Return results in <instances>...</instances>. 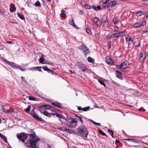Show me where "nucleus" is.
Masks as SVG:
<instances>
[{
	"label": "nucleus",
	"instance_id": "nucleus-57",
	"mask_svg": "<svg viewBox=\"0 0 148 148\" xmlns=\"http://www.w3.org/2000/svg\"><path fill=\"white\" fill-rule=\"evenodd\" d=\"M28 98H29V99L30 100H31V101H35V99L33 97L29 96V97H28Z\"/></svg>",
	"mask_w": 148,
	"mask_h": 148
},
{
	"label": "nucleus",
	"instance_id": "nucleus-61",
	"mask_svg": "<svg viewBox=\"0 0 148 148\" xmlns=\"http://www.w3.org/2000/svg\"><path fill=\"white\" fill-rule=\"evenodd\" d=\"M132 142L134 143H138V142L136 140L132 139Z\"/></svg>",
	"mask_w": 148,
	"mask_h": 148
},
{
	"label": "nucleus",
	"instance_id": "nucleus-10",
	"mask_svg": "<svg viewBox=\"0 0 148 148\" xmlns=\"http://www.w3.org/2000/svg\"><path fill=\"white\" fill-rule=\"evenodd\" d=\"M79 69L83 72L86 71V72H88V71H89V69L86 66L83 64L80 66Z\"/></svg>",
	"mask_w": 148,
	"mask_h": 148
},
{
	"label": "nucleus",
	"instance_id": "nucleus-4",
	"mask_svg": "<svg viewBox=\"0 0 148 148\" xmlns=\"http://www.w3.org/2000/svg\"><path fill=\"white\" fill-rule=\"evenodd\" d=\"M2 60L4 61L7 64L10 65L13 69L16 68L17 64L14 62L8 61L4 58H3Z\"/></svg>",
	"mask_w": 148,
	"mask_h": 148
},
{
	"label": "nucleus",
	"instance_id": "nucleus-47",
	"mask_svg": "<svg viewBox=\"0 0 148 148\" xmlns=\"http://www.w3.org/2000/svg\"><path fill=\"white\" fill-rule=\"evenodd\" d=\"M90 108V106H87L86 107L84 108H82V110L84 111H86L89 109Z\"/></svg>",
	"mask_w": 148,
	"mask_h": 148
},
{
	"label": "nucleus",
	"instance_id": "nucleus-49",
	"mask_svg": "<svg viewBox=\"0 0 148 148\" xmlns=\"http://www.w3.org/2000/svg\"><path fill=\"white\" fill-rule=\"evenodd\" d=\"M51 114L53 115H56V116L59 118H60V117H61V115L60 114L58 113H56V114L51 113Z\"/></svg>",
	"mask_w": 148,
	"mask_h": 148
},
{
	"label": "nucleus",
	"instance_id": "nucleus-5",
	"mask_svg": "<svg viewBox=\"0 0 148 148\" xmlns=\"http://www.w3.org/2000/svg\"><path fill=\"white\" fill-rule=\"evenodd\" d=\"M127 66V62L126 61H125L123 63L119 65H117V67L118 69L121 70L126 69Z\"/></svg>",
	"mask_w": 148,
	"mask_h": 148
},
{
	"label": "nucleus",
	"instance_id": "nucleus-62",
	"mask_svg": "<svg viewBox=\"0 0 148 148\" xmlns=\"http://www.w3.org/2000/svg\"><path fill=\"white\" fill-rule=\"evenodd\" d=\"M92 8L95 10L97 11V10L96 9V7L95 5H93L92 6Z\"/></svg>",
	"mask_w": 148,
	"mask_h": 148
},
{
	"label": "nucleus",
	"instance_id": "nucleus-11",
	"mask_svg": "<svg viewBox=\"0 0 148 148\" xmlns=\"http://www.w3.org/2000/svg\"><path fill=\"white\" fill-rule=\"evenodd\" d=\"M69 23L72 26L75 28H76L77 26L75 24L74 20L72 18H70L69 20Z\"/></svg>",
	"mask_w": 148,
	"mask_h": 148
},
{
	"label": "nucleus",
	"instance_id": "nucleus-8",
	"mask_svg": "<svg viewBox=\"0 0 148 148\" xmlns=\"http://www.w3.org/2000/svg\"><path fill=\"white\" fill-rule=\"evenodd\" d=\"M52 106H50L49 105H44L43 106H41L40 107H39L38 108V110L40 111L41 109L42 108H45L47 109H50L51 108Z\"/></svg>",
	"mask_w": 148,
	"mask_h": 148
},
{
	"label": "nucleus",
	"instance_id": "nucleus-23",
	"mask_svg": "<svg viewBox=\"0 0 148 148\" xmlns=\"http://www.w3.org/2000/svg\"><path fill=\"white\" fill-rule=\"evenodd\" d=\"M141 26L140 23L136 22L133 25V27L134 28H139Z\"/></svg>",
	"mask_w": 148,
	"mask_h": 148
},
{
	"label": "nucleus",
	"instance_id": "nucleus-38",
	"mask_svg": "<svg viewBox=\"0 0 148 148\" xmlns=\"http://www.w3.org/2000/svg\"><path fill=\"white\" fill-rule=\"evenodd\" d=\"M39 61L40 63L44 64L45 62L44 61V58H42V57H40Z\"/></svg>",
	"mask_w": 148,
	"mask_h": 148
},
{
	"label": "nucleus",
	"instance_id": "nucleus-37",
	"mask_svg": "<svg viewBox=\"0 0 148 148\" xmlns=\"http://www.w3.org/2000/svg\"><path fill=\"white\" fill-rule=\"evenodd\" d=\"M31 108V106H29L28 107L24 109V111L26 112H29Z\"/></svg>",
	"mask_w": 148,
	"mask_h": 148
},
{
	"label": "nucleus",
	"instance_id": "nucleus-41",
	"mask_svg": "<svg viewBox=\"0 0 148 148\" xmlns=\"http://www.w3.org/2000/svg\"><path fill=\"white\" fill-rule=\"evenodd\" d=\"M116 2L115 1H112L110 3V5L111 6H114L116 3Z\"/></svg>",
	"mask_w": 148,
	"mask_h": 148
},
{
	"label": "nucleus",
	"instance_id": "nucleus-48",
	"mask_svg": "<svg viewBox=\"0 0 148 148\" xmlns=\"http://www.w3.org/2000/svg\"><path fill=\"white\" fill-rule=\"evenodd\" d=\"M90 121H91L95 125H97L99 126H101L100 123H96V122H95L94 121H93V120H91V119H90Z\"/></svg>",
	"mask_w": 148,
	"mask_h": 148
},
{
	"label": "nucleus",
	"instance_id": "nucleus-20",
	"mask_svg": "<svg viewBox=\"0 0 148 148\" xmlns=\"http://www.w3.org/2000/svg\"><path fill=\"white\" fill-rule=\"evenodd\" d=\"M33 117L34 119H36L39 121H43V119L41 117L38 116L37 114H36L35 115H34V116Z\"/></svg>",
	"mask_w": 148,
	"mask_h": 148
},
{
	"label": "nucleus",
	"instance_id": "nucleus-42",
	"mask_svg": "<svg viewBox=\"0 0 148 148\" xmlns=\"http://www.w3.org/2000/svg\"><path fill=\"white\" fill-rule=\"evenodd\" d=\"M136 15L138 16H141L143 14L142 12L140 11H138L136 13Z\"/></svg>",
	"mask_w": 148,
	"mask_h": 148
},
{
	"label": "nucleus",
	"instance_id": "nucleus-29",
	"mask_svg": "<svg viewBox=\"0 0 148 148\" xmlns=\"http://www.w3.org/2000/svg\"><path fill=\"white\" fill-rule=\"evenodd\" d=\"M16 68L20 70H21L22 71H25V70H26V69L25 68H22L21 66L18 65L17 64L16 66Z\"/></svg>",
	"mask_w": 148,
	"mask_h": 148
},
{
	"label": "nucleus",
	"instance_id": "nucleus-21",
	"mask_svg": "<svg viewBox=\"0 0 148 148\" xmlns=\"http://www.w3.org/2000/svg\"><path fill=\"white\" fill-rule=\"evenodd\" d=\"M140 45V42L138 40L135 41L133 43V46L135 47H138Z\"/></svg>",
	"mask_w": 148,
	"mask_h": 148
},
{
	"label": "nucleus",
	"instance_id": "nucleus-27",
	"mask_svg": "<svg viewBox=\"0 0 148 148\" xmlns=\"http://www.w3.org/2000/svg\"><path fill=\"white\" fill-rule=\"evenodd\" d=\"M1 110L5 114L9 113L10 112L9 110L5 109L4 106H3L1 107Z\"/></svg>",
	"mask_w": 148,
	"mask_h": 148
},
{
	"label": "nucleus",
	"instance_id": "nucleus-56",
	"mask_svg": "<svg viewBox=\"0 0 148 148\" xmlns=\"http://www.w3.org/2000/svg\"><path fill=\"white\" fill-rule=\"evenodd\" d=\"M141 26H143L146 25V21H143L141 23H140Z\"/></svg>",
	"mask_w": 148,
	"mask_h": 148
},
{
	"label": "nucleus",
	"instance_id": "nucleus-45",
	"mask_svg": "<svg viewBox=\"0 0 148 148\" xmlns=\"http://www.w3.org/2000/svg\"><path fill=\"white\" fill-rule=\"evenodd\" d=\"M35 5L36 6L40 7L41 6V4L39 1H37L35 3Z\"/></svg>",
	"mask_w": 148,
	"mask_h": 148
},
{
	"label": "nucleus",
	"instance_id": "nucleus-64",
	"mask_svg": "<svg viewBox=\"0 0 148 148\" xmlns=\"http://www.w3.org/2000/svg\"><path fill=\"white\" fill-rule=\"evenodd\" d=\"M77 109L79 110H82V108L81 106H79L78 107Z\"/></svg>",
	"mask_w": 148,
	"mask_h": 148
},
{
	"label": "nucleus",
	"instance_id": "nucleus-28",
	"mask_svg": "<svg viewBox=\"0 0 148 148\" xmlns=\"http://www.w3.org/2000/svg\"><path fill=\"white\" fill-rule=\"evenodd\" d=\"M119 21V18L117 17H114L113 19V22L114 24H116L118 23Z\"/></svg>",
	"mask_w": 148,
	"mask_h": 148
},
{
	"label": "nucleus",
	"instance_id": "nucleus-60",
	"mask_svg": "<svg viewBox=\"0 0 148 148\" xmlns=\"http://www.w3.org/2000/svg\"><path fill=\"white\" fill-rule=\"evenodd\" d=\"M114 29L116 32L118 31L119 28L117 26H114Z\"/></svg>",
	"mask_w": 148,
	"mask_h": 148
},
{
	"label": "nucleus",
	"instance_id": "nucleus-40",
	"mask_svg": "<svg viewBox=\"0 0 148 148\" xmlns=\"http://www.w3.org/2000/svg\"><path fill=\"white\" fill-rule=\"evenodd\" d=\"M44 64H49L51 66H53V63L52 62H50L48 61H45L44 63Z\"/></svg>",
	"mask_w": 148,
	"mask_h": 148
},
{
	"label": "nucleus",
	"instance_id": "nucleus-59",
	"mask_svg": "<svg viewBox=\"0 0 148 148\" xmlns=\"http://www.w3.org/2000/svg\"><path fill=\"white\" fill-rule=\"evenodd\" d=\"M108 47L109 49H110L111 47V43L110 41H108Z\"/></svg>",
	"mask_w": 148,
	"mask_h": 148
},
{
	"label": "nucleus",
	"instance_id": "nucleus-33",
	"mask_svg": "<svg viewBox=\"0 0 148 148\" xmlns=\"http://www.w3.org/2000/svg\"><path fill=\"white\" fill-rule=\"evenodd\" d=\"M87 60L88 62L90 63H92L94 62V59L90 57H88L87 58Z\"/></svg>",
	"mask_w": 148,
	"mask_h": 148
},
{
	"label": "nucleus",
	"instance_id": "nucleus-22",
	"mask_svg": "<svg viewBox=\"0 0 148 148\" xmlns=\"http://www.w3.org/2000/svg\"><path fill=\"white\" fill-rule=\"evenodd\" d=\"M40 111L41 112L43 113L47 117H51V114L50 113H49L47 112V111H45L42 112V111H41L40 110Z\"/></svg>",
	"mask_w": 148,
	"mask_h": 148
},
{
	"label": "nucleus",
	"instance_id": "nucleus-53",
	"mask_svg": "<svg viewBox=\"0 0 148 148\" xmlns=\"http://www.w3.org/2000/svg\"><path fill=\"white\" fill-rule=\"evenodd\" d=\"M98 27V25L96 23H94L92 25V27L94 29H96Z\"/></svg>",
	"mask_w": 148,
	"mask_h": 148
},
{
	"label": "nucleus",
	"instance_id": "nucleus-19",
	"mask_svg": "<svg viewBox=\"0 0 148 148\" xmlns=\"http://www.w3.org/2000/svg\"><path fill=\"white\" fill-rule=\"evenodd\" d=\"M33 117L34 119H36L39 121H43V119L41 117L38 116L37 114H36L35 115H34V116Z\"/></svg>",
	"mask_w": 148,
	"mask_h": 148
},
{
	"label": "nucleus",
	"instance_id": "nucleus-3",
	"mask_svg": "<svg viewBox=\"0 0 148 148\" xmlns=\"http://www.w3.org/2000/svg\"><path fill=\"white\" fill-rule=\"evenodd\" d=\"M17 137L19 140L24 143L25 140H26L28 137V135L24 133H22L18 135Z\"/></svg>",
	"mask_w": 148,
	"mask_h": 148
},
{
	"label": "nucleus",
	"instance_id": "nucleus-24",
	"mask_svg": "<svg viewBox=\"0 0 148 148\" xmlns=\"http://www.w3.org/2000/svg\"><path fill=\"white\" fill-rule=\"evenodd\" d=\"M43 69L45 71H48L52 73V74L53 75V72L51 69L48 68L47 66H45L42 67Z\"/></svg>",
	"mask_w": 148,
	"mask_h": 148
},
{
	"label": "nucleus",
	"instance_id": "nucleus-15",
	"mask_svg": "<svg viewBox=\"0 0 148 148\" xmlns=\"http://www.w3.org/2000/svg\"><path fill=\"white\" fill-rule=\"evenodd\" d=\"M11 8H10V11L11 12H14L16 10V8L15 5L13 3L10 4Z\"/></svg>",
	"mask_w": 148,
	"mask_h": 148
},
{
	"label": "nucleus",
	"instance_id": "nucleus-30",
	"mask_svg": "<svg viewBox=\"0 0 148 148\" xmlns=\"http://www.w3.org/2000/svg\"><path fill=\"white\" fill-rule=\"evenodd\" d=\"M140 55H141V56L140 58L139 61L141 62H143L145 61V56L143 57V53H141Z\"/></svg>",
	"mask_w": 148,
	"mask_h": 148
},
{
	"label": "nucleus",
	"instance_id": "nucleus-54",
	"mask_svg": "<svg viewBox=\"0 0 148 148\" xmlns=\"http://www.w3.org/2000/svg\"><path fill=\"white\" fill-rule=\"evenodd\" d=\"M103 6L104 8H105L107 7H109V6H108V5L106 3H103Z\"/></svg>",
	"mask_w": 148,
	"mask_h": 148
},
{
	"label": "nucleus",
	"instance_id": "nucleus-34",
	"mask_svg": "<svg viewBox=\"0 0 148 148\" xmlns=\"http://www.w3.org/2000/svg\"><path fill=\"white\" fill-rule=\"evenodd\" d=\"M77 119L76 118L72 119L71 120V121L70 122L73 123L74 124H77Z\"/></svg>",
	"mask_w": 148,
	"mask_h": 148
},
{
	"label": "nucleus",
	"instance_id": "nucleus-46",
	"mask_svg": "<svg viewBox=\"0 0 148 148\" xmlns=\"http://www.w3.org/2000/svg\"><path fill=\"white\" fill-rule=\"evenodd\" d=\"M36 114H37L35 113V111L34 110H32L31 111L30 113V115L33 117L34 116V115H35Z\"/></svg>",
	"mask_w": 148,
	"mask_h": 148
},
{
	"label": "nucleus",
	"instance_id": "nucleus-26",
	"mask_svg": "<svg viewBox=\"0 0 148 148\" xmlns=\"http://www.w3.org/2000/svg\"><path fill=\"white\" fill-rule=\"evenodd\" d=\"M127 32L126 31H124L120 32L119 33V37H122L123 36L127 34Z\"/></svg>",
	"mask_w": 148,
	"mask_h": 148
},
{
	"label": "nucleus",
	"instance_id": "nucleus-25",
	"mask_svg": "<svg viewBox=\"0 0 148 148\" xmlns=\"http://www.w3.org/2000/svg\"><path fill=\"white\" fill-rule=\"evenodd\" d=\"M106 62L108 64L111 65H112L114 63L113 62L110 58L106 59Z\"/></svg>",
	"mask_w": 148,
	"mask_h": 148
},
{
	"label": "nucleus",
	"instance_id": "nucleus-50",
	"mask_svg": "<svg viewBox=\"0 0 148 148\" xmlns=\"http://www.w3.org/2000/svg\"><path fill=\"white\" fill-rule=\"evenodd\" d=\"M99 133L100 134H101L102 135L105 136H106V134L105 133H104L102 131H101V130H99Z\"/></svg>",
	"mask_w": 148,
	"mask_h": 148
},
{
	"label": "nucleus",
	"instance_id": "nucleus-16",
	"mask_svg": "<svg viewBox=\"0 0 148 148\" xmlns=\"http://www.w3.org/2000/svg\"><path fill=\"white\" fill-rule=\"evenodd\" d=\"M126 41L127 42H128V45L132 44L133 43V41L132 40V38L130 36L129 38L125 37Z\"/></svg>",
	"mask_w": 148,
	"mask_h": 148
},
{
	"label": "nucleus",
	"instance_id": "nucleus-31",
	"mask_svg": "<svg viewBox=\"0 0 148 148\" xmlns=\"http://www.w3.org/2000/svg\"><path fill=\"white\" fill-rule=\"evenodd\" d=\"M69 127L73 128H75L77 125V124H74L73 123L70 122L69 124Z\"/></svg>",
	"mask_w": 148,
	"mask_h": 148
},
{
	"label": "nucleus",
	"instance_id": "nucleus-63",
	"mask_svg": "<svg viewBox=\"0 0 148 148\" xmlns=\"http://www.w3.org/2000/svg\"><path fill=\"white\" fill-rule=\"evenodd\" d=\"M109 0H102L103 3H107Z\"/></svg>",
	"mask_w": 148,
	"mask_h": 148
},
{
	"label": "nucleus",
	"instance_id": "nucleus-44",
	"mask_svg": "<svg viewBox=\"0 0 148 148\" xmlns=\"http://www.w3.org/2000/svg\"><path fill=\"white\" fill-rule=\"evenodd\" d=\"M93 21L94 23H97L99 21V19L97 17H94L93 18Z\"/></svg>",
	"mask_w": 148,
	"mask_h": 148
},
{
	"label": "nucleus",
	"instance_id": "nucleus-39",
	"mask_svg": "<svg viewBox=\"0 0 148 148\" xmlns=\"http://www.w3.org/2000/svg\"><path fill=\"white\" fill-rule=\"evenodd\" d=\"M98 82L102 85L103 86L105 87L106 86V85L105 83H104V82L101 80H98Z\"/></svg>",
	"mask_w": 148,
	"mask_h": 148
},
{
	"label": "nucleus",
	"instance_id": "nucleus-43",
	"mask_svg": "<svg viewBox=\"0 0 148 148\" xmlns=\"http://www.w3.org/2000/svg\"><path fill=\"white\" fill-rule=\"evenodd\" d=\"M2 136H0V137L3 139L5 142H7V140L6 137L5 136H3L2 134Z\"/></svg>",
	"mask_w": 148,
	"mask_h": 148
},
{
	"label": "nucleus",
	"instance_id": "nucleus-17",
	"mask_svg": "<svg viewBox=\"0 0 148 148\" xmlns=\"http://www.w3.org/2000/svg\"><path fill=\"white\" fill-rule=\"evenodd\" d=\"M33 117L34 119H36L39 121H43V119L41 117L38 116L37 114H36L35 115H34V116Z\"/></svg>",
	"mask_w": 148,
	"mask_h": 148
},
{
	"label": "nucleus",
	"instance_id": "nucleus-9",
	"mask_svg": "<svg viewBox=\"0 0 148 148\" xmlns=\"http://www.w3.org/2000/svg\"><path fill=\"white\" fill-rule=\"evenodd\" d=\"M101 23L102 25L104 27H108V19L104 20L103 18H102Z\"/></svg>",
	"mask_w": 148,
	"mask_h": 148
},
{
	"label": "nucleus",
	"instance_id": "nucleus-36",
	"mask_svg": "<svg viewBox=\"0 0 148 148\" xmlns=\"http://www.w3.org/2000/svg\"><path fill=\"white\" fill-rule=\"evenodd\" d=\"M108 132L110 133V134L111 135V136L112 138H114V132L113 131H112L110 129H108Z\"/></svg>",
	"mask_w": 148,
	"mask_h": 148
},
{
	"label": "nucleus",
	"instance_id": "nucleus-58",
	"mask_svg": "<svg viewBox=\"0 0 148 148\" xmlns=\"http://www.w3.org/2000/svg\"><path fill=\"white\" fill-rule=\"evenodd\" d=\"M77 117H78L79 118V121L82 123H83V121L82 119V117L80 116H77Z\"/></svg>",
	"mask_w": 148,
	"mask_h": 148
},
{
	"label": "nucleus",
	"instance_id": "nucleus-7",
	"mask_svg": "<svg viewBox=\"0 0 148 148\" xmlns=\"http://www.w3.org/2000/svg\"><path fill=\"white\" fill-rule=\"evenodd\" d=\"M119 37V33H113L112 34H109L107 36L106 38L108 39H110L111 38H118Z\"/></svg>",
	"mask_w": 148,
	"mask_h": 148
},
{
	"label": "nucleus",
	"instance_id": "nucleus-52",
	"mask_svg": "<svg viewBox=\"0 0 148 148\" xmlns=\"http://www.w3.org/2000/svg\"><path fill=\"white\" fill-rule=\"evenodd\" d=\"M84 6L86 9H90L91 8V7L87 4H85Z\"/></svg>",
	"mask_w": 148,
	"mask_h": 148
},
{
	"label": "nucleus",
	"instance_id": "nucleus-14",
	"mask_svg": "<svg viewBox=\"0 0 148 148\" xmlns=\"http://www.w3.org/2000/svg\"><path fill=\"white\" fill-rule=\"evenodd\" d=\"M64 131L67 132L69 133H75V132H74V130L72 129H68L67 128L65 127H64Z\"/></svg>",
	"mask_w": 148,
	"mask_h": 148
},
{
	"label": "nucleus",
	"instance_id": "nucleus-1",
	"mask_svg": "<svg viewBox=\"0 0 148 148\" xmlns=\"http://www.w3.org/2000/svg\"><path fill=\"white\" fill-rule=\"evenodd\" d=\"M29 139L24 143L25 146L29 148H38V144L39 138L35 136V133L29 134Z\"/></svg>",
	"mask_w": 148,
	"mask_h": 148
},
{
	"label": "nucleus",
	"instance_id": "nucleus-51",
	"mask_svg": "<svg viewBox=\"0 0 148 148\" xmlns=\"http://www.w3.org/2000/svg\"><path fill=\"white\" fill-rule=\"evenodd\" d=\"M86 31L88 34H91V29L89 27H87L86 29Z\"/></svg>",
	"mask_w": 148,
	"mask_h": 148
},
{
	"label": "nucleus",
	"instance_id": "nucleus-2",
	"mask_svg": "<svg viewBox=\"0 0 148 148\" xmlns=\"http://www.w3.org/2000/svg\"><path fill=\"white\" fill-rule=\"evenodd\" d=\"M88 131L86 126L84 125H81L76 129L75 134L82 137H85L86 138L88 134Z\"/></svg>",
	"mask_w": 148,
	"mask_h": 148
},
{
	"label": "nucleus",
	"instance_id": "nucleus-12",
	"mask_svg": "<svg viewBox=\"0 0 148 148\" xmlns=\"http://www.w3.org/2000/svg\"><path fill=\"white\" fill-rule=\"evenodd\" d=\"M51 104L54 106L59 108H62V106L61 103L58 102H54L51 103Z\"/></svg>",
	"mask_w": 148,
	"mask_h": 148
},
{
	"label": "nucleus",
	"instance_id": "nucleus-35",
	"mask_svg": "<svg viewBox=\"0 0 148 148\" xmlns=\"http://www.w3.org/2000/svg\"><path fill=\"white\" fill-rule=\"evenodd\" d=\"M41 67L40 66H38L36 67H34L32 69H34L36 70L37 71H42L41 70Z\"/></svg>",
	"mask_w": 148,
	"mask_h": 148
},
{
	"label": "nucleus",
	"instance_id": "nucleus-6",
	"mask_svg": "<svg viewBox=\"0 0 148 148\" xmlns=\"http://www.w3.org/2000/svg\"><path fill=\"white\" fill-rule=\"evenodd\" d=\"M79 49L82 50L83 52L85 53L86 54L90 53L89 49L83 44L80 45L79 47Z\"/></svg>",
	"mask_w": 148,
	"mask_h": 148
},
{
	"label": "nucleus",
	"instance_id": "nucleus-32",
	"mask_svg": "<svg viewBox=\"0 0 148 148\" xmlns=\"http://www.w3.org/2000/svg\"><path fill=\"white\" fill-rule=\"evenodd\" d=\"M17 15L22 20H25V18L23 14H20L18 12L17 13Z\"/></svg>",
	"mask_w": 148,
	"mask_h": 148
},
{
	"label": "nucleus",
	"instance_id": "nucleus-18",
	"mask_svg": "<svg viewBox=\"0 0 148 148\" xmlns=\"http://www.w3.org/2000/svg\"><path fill=\"white\" fill-rule=\"evenodd\" d=\"M33 117L34 119H36L39 121H43V119L41 117L38 116L37 114H36L35 115H34V116Z\"/></svg>",
	"mask_w": 148,
	"mask_h": 148
},
{
	"label": "nucleus",
	"instance_id": "nucleus-13",
	"mask_svg": "<svg viewBox=\"0 0 148 148\" xmlns=\"http://www.w3.org/2000/svg\"><path fill=\"white\" fill-rule=\"evenodd\" d=\"M116 77L120 79H122L123 78L122 77L121 73L119 71H116Z\"/></svg>",
	"mask_w": 148,
	"mask_h": 148
},
{
	"label": "nucleus",
	"instance_id": "nucleus-55",
	"mask_svg": "<svg viewBox=\"0 0 148 148\" xmlns=\"http://www.w3.org/2000/svg\"><path fill=\"white\" fill-rule=\"evenodd\" d=\"M66 14V12L65 11H63L61 14V16L62 17H64L65 16Z\"/></svg>",
	"mask_w": 148,
	"mask_h": 148
}]
</instances>
